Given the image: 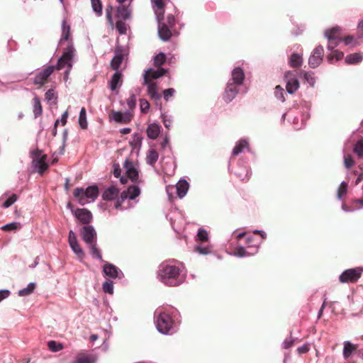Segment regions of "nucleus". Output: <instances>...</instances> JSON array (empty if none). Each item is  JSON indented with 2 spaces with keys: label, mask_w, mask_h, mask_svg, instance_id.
Masks as SVG:
<instances>
[{
  "label": "nucleus",
  "mask_w": 363,
  "mask_h": 363,
  "mask_svg": "<svg viewBox=\"0 0 363 363\" xmlns=\"http://www.w3.org/2000/svg\"><path fill=\"white\" fill-rule=\"evenodd\" d=\"M197 240L201 242L208 240V232L203 228H199L196 235Z\"/></svg>",
  "instance_id": "864d4df0"
},
{
  "label": "nucleus",
  "mask_w": 363,
  "mask_h": 363,
  "mask_svg": "<svg viewBox=\"0 0 363 363\" xmlns=\"http://www.w3.org/2000/svg\"><path fill=\"white\" fill-rule=\"evenodd\" d=\"M143 84L147 86V94L151 99L157 101L161 99V95L158 92V87L156 82L151 80L150 79H147L146 77H144Z\"/></svg>",
  "instance_id": "dca6fc26"
},
{
  "label": "nucleus",
  "mask_w": 363,
  "mask_h": 363,
  "mask_svg": "<svg viewBox=\"0 0 363 363\" xmlns=\"http://www.w3.org/2000/svg\"><path fill=\"white\" fill-rule=\"evenodd\" d=\"M49 350L53 352H57L63 349L62 344L57 342L55 340H50L48 342Z\"/></svg>",
  "instance_id": "79ce46f5"
},
{
  "label": "nucleus",
  "mask_w": 363,
  "mask_h": 363,
  "mask_svg": "<svg viewBox=\"0 0 363 363\" xmlns=\"http://www.w3.org/2000/svg\"><path fill=\"white\" fill-rule=\"evenodd\" d=\"M235 174L237 175L238 178H240L242 181H247L249 180L251 172L248 169V167H245L243 169H240V171L235 172Z\"/></svg>",
  "instance_id": "f704fd0d"
},
{
  "label": "nucleus",
  "mask_w": 363,
  "mask_h": 363,
  "mask_svg": "<svg viewBox=\"0 0 363 363\" xmlns=\"http://www.w3.org/2000/svg\"><path fill=\"white\" fill-rule=\"evenodd\" d=\"M294 340L290 337L289 339H286L281 344V347L283 349L287 350L292 347L294 345Z\"/></svg>",
  "instance_id": "338daca9"
},
{
  "label": "nucleus",
  "mask_w": 363,
  "mask_h": 363,
  "mask_svg": "<svg viewBox=\"0 0 363 363\" xmlns=\"http://www.w3.org/2000/svg\"><path fill=\"white\" fill-rule=\"evenodd\" d=\"M74 215L84 224H89L92 220V214L86 208H77L74 211Z\"/></svg>",
  "instance_id": "f3484780"
},
{
  "label": "nucleus",
  "mask_w": 363,
  "mask_h": 363,
  "mask_svg": "<svg viewBox=\"0 0 363 363\" xmlns=\"http://www.w3.org/2000/svg\"><path fill=\"white\" fill-rule=\"evenodd\" d=\"M363 268L356 267L345 270L339 277L341 283L355 282L361 277Z\"/></svg>",
  "instance_id": "1a4fd4ad"
},
{
  "label": "nucleus",
  "mask_w": 363,
  "mask_h": 363,
  "mask_svg": "<svg viewBox=\"0 0 363 363\" xmlns=\"http://www.w3.org/2000/svg\"><path fill=\"white\" fill-rule=\"evenodd\" d=\"M96 358L94 355H79L74 363H95Z\"/></svg>",
  "instance_id": "473e14b6"
},
{
  "label": "nucleus",
  "mask_w": 363,
  "mask_h": 363,
  "mask_svg": "<svg viewBox=\"0 0 363 363\" xmlns=\"http://www.w3.org/2000/svg\"><path fill=\"white\" fill-rule=\"evenodd\" d=\"M175 94V90L173 88H169L163 91V97L166 101H168L169 98L172 97Z\"/></svg>",
  "instance_id": "052dcab7"
},
{
  "label": "nucleus",
  "mask_w": 363,
  "mask_h": 363,
  "mask_svg": "<svg viewBox=\"0 0 363 363\" xmlns=\"http://www.w3.org/2000/svg\"><path fill=\"white\" fill-rule=\"evenodd\" d=\"M161 126L156 123H152L147 128V135L149 138L155 140L160 133Z\"/></svg>",
  "instance_id": "393cba45"
},
{
  "label": "nucleus",
  "mask_w": 363,
  "mask_h": 363,
  "mask_svg": "<svg viewBox=\"0 0 363 363\" xmlns=\"http://www.w3.org/2000/svg\"><path fill=\"white\" fill-rule=\"evenodd\" d=\"M156 19L157 21L158 36L162 41H168L172 36L171 28H169L164 21V12H155Z\"/></svg>",
  "instance_id": "6e6552de"
},
{
  "label": "nucleus",
  "mask_w": 363,
  "mask_h": 363,
  "mask_svg": "<svg viewBox=\"0 0 363 363\" xmlns=\"http://www.w3.org/2000/svg\"><path fill=\"white\" fill-rule=\"evenodd\" d=\"M299 74L300 75H303L304 80L308 83L310 86H313L315 85V79L311 73L305 71H301Z\"/></svg>",
  "instance_id": "37998d69"
},
{
  "label": "nucleus",
  "mask_w": 363,
  "mask_h": 363,
  "mask_svg": "<svg viewBox=\"0 0 363 363\" xmlns=\"http://www.w3.org/2000/svg\"><path fill=\"white\" fill-rule=\"evenodd\" d=\"M254 253L248 252L244 247H238L233 253V255L238 257H249L252 255Z\"/></svg>",
  "instance_id": "49530a36"
},
{
  "label": "nucleus",
  "mask_w": 363,
  "mask_h": 363,
  "mask_svg": "<svg viewBox=\"0 0 363 363\" xmlns=\"http://www.w3.org/2000/svg\"><path fill=\"white\" fill-rule=\"evenodd\" d=\"M354 152L359 157H363V139L359 140L354 147Z\"/></svg>",
  "instance_id": "6e6d98bb"
},
{
  "label": "nucleus",
  "mask_w": 363,
  "mask_h": 363,
  "mask_svg": "<svg viewBox=\"0 0 363 363\" xmlns=\"http://www.w3.org/2000/svg\"><path fill=\"white\" fill-rule=\"evenodd\" d=\"M324 49L322 45L317 46L308 58V65L311 68L318 67L323 61Z\"/></svg>",
  "instance_id": "f8f14e48"
},
{
  "label": "nucleus",
  "mask_w": 363,
  "mask_h": 363,
  "mask_svg": "<svg viewBox=\"0 0 363 363\" xmlns=\"http://www.w3.org/2000/svg\"><path fill=\"white\" fill-rule=\"evenodd\" d=\"M102 289L103 291L108 294H113V283L111 280L107 279L102 284Z\"/></svg>",
  "instance_id": "c03bdc74"
},
{
  "label": "nucleus",
  "mask_w": 363,
  "mask_h": 363,
  "mask_svg": "<svg viewBox=\"0 0 363 363\" xmlns=\"http://www.w3.org/2000/svg\"><path fill=\"white\" fill-rule=\"evenodd\" d=\"M176 308L160 309L155 312L156 327L159 333L163 335H172L177 330V315Z\"/></svg>",
  "instance_id": "7ed1b4c3"
},
{
  "label": "nucleus",
  "mask_w": 363,
  "mask_h": 363,
  "mask_svg": "<svg viewBox=\"0 0 363 363\" xmlns=\"http://www.w3.org/2000/svg\"><path fill=\"white\" fill-rule=\"evenodd\" d=\"M93 11L98 16L102 14V4L101 0H91Z\"/></svg>",
  "instance_id": "ea45409f"
},
{
  "label": "nucleus",
  "mask_w": 363,
  "mask_h": 363,
  "mask_svg": "<svg viewBox=\"0 0 363 363\" xmlns=\"http://www.w3.org/2000/svg\"><path fill=\"white\" fill-rule=\"evenodd\" d=\"M73 195L80 205L84 206L96 200L99 195V189L95 185L89 186L86 189L78 187L74 190Z\"/></svg>",
  "instance_id": "39448f33"
},
{
  "label": "nucleus",
  "mask_w": 363,
  "mask_h": 363,
  "mask_svg": "<svg viewBox=\"0 0 363 363\" xmlns=\"http://www.w3.org/2000/svg\"><path fill=\"white\" fill-rule=\"evenodd\" d=\"M123 83L122 80V74L116 71V72L113 74L110 82H109V87L112 91L116 90L117 88L121 86Z\"/></svg>",
  "instance_id": "b1692460"
},
{
  "label": "nucleus",
  "mask_w": 363,
  "mask_h": 363,
  "mask_svg": "<svg viewBox=\"0 0 363 363\" xmlns=\"http://www.w3.org/2000/svg\"><path fill=\"white\" fill-rule=\"evenodd\" d=\"M119 190L114 186L107 188L102 194V199L105 201H112L118 197Z\"/></svg>",
  "instance_id": "4be33fe9"
},
{
  "label": "nucleus",
  "mask_w": 363,
  "mask_h": 363,
  "mask_svg": "<svg viewBox=\"0 0 363 363\" xmlns=\"http://www.w3.org/2000/svg\"><path fill=\"white\" fill-rule=\"evenodd\" d=\"M127 105L130 110H133L136 106V96L135 94H131L127 99Z\"/></svg>",
  "instance_id": "bf43d9fd"
},
{
  "label": "nucleus",
  "mask_w": 363,
  "mask_h": 363,
  "mask_svg": "<svg viewBox=\"0 0 363 363\" xmlns=\"http://www.w3.org/2000/svg\"><path fill=\"white\" fill-rule=\"evenodd\" d=\"M189 188V182L186 179H180L176 185L177 196L181 199L184 198L186 195Z\"/></svg>",
  "instance_id": "412c9836"
},
{
  "label": "nucleus",
  "mask_w": 363,
  "mask_h": 363,
  "mask_svg": "<svg viewBox=\"0 0 363 363\" xmlns=\"http://www.w3.org/2000/svg\"><path fill=\"white\" fill-rule=\"evenodd\" d=\"M343 347V357L345 359H348L352 353L356 350L357 346L351 343L350 341H345Z\"/></svg>",
  "instance_id": "c85d7f7f"
},
{
  "label": "nucleus",
  "mask_w": 363,
  "mask_h": 363,
  "mask_svg": "<svg viewBox=\"0 0 363 363\" xmlns=\"http://www.w3.org/2000/svg\"><path fill=\"white\" fill-rule=\"evenodd\" d=\"M180 264L174 259L167 260L161 263L157 271L160 281L169 286H177L185 280L182 274Z\"/></svg>",
  "instance_id": "f03ea898"
},
{
  "label": "nucleus",
  "mask_w": 363,
  "mask_h": 363,
  "mask_svg": "<svg viewBox=\"0 0 363 363\" xmlns=\"http://www.w3.org/2000/svg\"><path fill=\"white\" fill-rule=\"evenodd\" d=\"M45 100L48 101V102H50L57 98L53 89L48 90L45 94Z\"/></svg>",
  "instance_id": "0e129e2a"
},
{
  "label": "nucleus",
  "mask_w": 363,
  "mask_h": 363,
  "mask_svg": "<svg viewBox=\"0 0 363 363\" xmlns=\"http://www.w3.org/2000/svg\"><path fill=\"white\" fill-rule=\"evenodd\" d=\"M302 55L298 53L294 52L289 58V65L291 67L298 68L302 65Z\"/></svg>",
  "instance_id": "a878e982"
},
{
  "label": "nucleus",
  "mask_w": 363,
  "mask_h": 363,
  "mask_svg": "<svg viewBox=\"0 0 363 363\" xmlns=\"http://www.w3.org/2000/svg\"><path fill=\"white\" fill-rule=\"evenodd\" d=\"M162 121L164 127L167 129H169L172 127V117L166 113L161 114Z\"/></svg>",
  "instance_id": "5fc2aeb1"
},
{
  "label": "nucleus",
  "mask_w": 363,
  "mask_h": 363,
  "mask_svg": "<svg viewBox=\"0 0 363 363\" xmlns=\"http://www.w3.org/2000/svg\"><path fill=\"white\" fill-rule=\"evenodd\" d=\"M112 118L118 123H127L130 121V115L128 111H113Z\"/></svg>",
  "instance_id": "5701e85b"
},
{
  "label": "nucleus",
  "mask_w": 363,
  "mask_h": 363,
  "mask_svg": "<svg viewBox=\"0 0 363 363\" xmlns=\"http://www.w3.org/2000/svg\"><path fill=\"white\" fill-rule=\"evenodd\" d=\"M82 240L87 244L91 245L96 242V232L94 226L86 225L81 229Z\"/></svg>",
  "instance_id": "ddd939ff"
},
{
  "label": "nucleus",
  "mask_w": 363,
  "mask_h": 363,
  "mask_svg": "<svg viewBox=\"0 0 363 363\" xmlns=\"http://www.w3.org/2000/svg\"><path fill=\"white\" fill-rule=\"evenodd\" d=\"M167 72V70L162 67H158L157 69L150 68L143 74V78L146 77L147 79H150L154 81V79H158L164 75Z\"/></svg>",
  "instance_id": "aec40b11"
},
{
  "label": "nucleus",
  "mask_w": 363,
  "mask_h": 363,
  "mask_svg": "<svg viewBox=\"0 0 363 363\" xmlns=\"http://www.w3.org/2000/svg\"><path fill=\"white\" fill-rule=\"evenodd\" d=\"M359 38H354L353 35H347L345 38H342V41L345 43V45H350L357 46L360 45V42L358 40Z\"/></svg>",
  "instance_id": "a19ab883"
},
{
  "label": "nucleus",
  "mask_w": 363,
  "mask_h": 363,
  "mask_svg": "<svg viewBox=\"0 0 363 363\" xmlns=\"http://www.w3.org/2000/svg\"><path fill=\"white\" fill-rule=\"evenodd\" d=\"M167 23H165L169 28H173L175 26L176 24V19L175 17L169 14L167 16Z\"/></svg>",
  "instance_id": "e2e57ef3"
},
{
  "label": "nucleus",
  "mask_w": 363,
  "mask_h": 363,
  "mask_svg": "<svg viewBox=\"0 0 363 363\" xmlns=\"http://www.w3.org/2000/svg\"><path fill=\"white\" fill-rule=\"evenodd\" d=\"M344 56L342 51L334 50L332 53L327 56V60L329 63L333 64L335 61L340 60Z\"/></svg>",
  "instance_id": "72a5a7b5"
},
{
  "label": "nucleus",
  "mask_w": 363,
  "mask_h": 363,
  "mask_svg": "<svg viewBox=\"0 0 363 363\" xmlns=\"http://www.w3.org/2000/svg\"><path fill=\"white\" fill-rule=\"evenodd\" d=\"M357 38H363V19L360 20L357 25Z\"/></svg>",
  "instance_id": "774afa93"
},
{
  "label": "nucleus",
  "mask_w": 363,
  "mask_h": 363,
  "mask_svg": "<svg viewBox=\"0 0 363 363\" xmlns=\"http://www.w3.org/2000/svg\"><path fill=\"white\" fill-rule=\"evenodd\" d=\"M140 194V189L138 186L131 185L128 186L127 190L121 192L120 197L115 203V208L118 210H123L133 207V206H130L129 203L127 206H123V204L127 199L134 200Z\"/></svg>",
  "instance_id": "423d86ee"
},
{
  "label": "nucleus",
  "mask_w": 363,
  "mask_h": 363,
  "mask_svg": "<svg viewBox=\"0 0 363 363\" xmlns=\"http://www.w3.org/2000/svg\"><path fill=\"white\" fill-rule=\"evenodd\" d=\"M166 61V55L164 52H160L154 57V64L156 67H160Z\"/></svg>",
  "instance_id": "8fccbe9b"
},
{
  "label": "nucleus",
  "mask_w": 363,
  "mask_h": 363,
  "mask_svg": "<svg viewBox=\"0 0 363 363\" xmlns=\"http://www.w3.org/2000/svg\"><path fill=\"white\" fill-rule=\"evenodd\" d=\"M347 187L348 184L346 182L342 181L340 183V185L337 189V198L338 200H342V197L347 194Z\"/></svg>",
  "instance_id": "e433bc0d"
},
{
  "label": "nucleus",
  "mask_w": 363,
  "mask_h": 363,
  "mask_svg": "<svg viewBox=\"0 0 363 363\" xmlns=\"http://www.w3.org/2000/svg\"><path fill=\"white\" fill-rule=\"evenodd\" d=\"M140 108L142 113H147L150 109L149 102L146 99H140Z\"/></svg>",
  "instance_id": "680f3d73"
},
{
  "label": "nucleus",
  "mask_w": 363,
  "mask_h": 363,
  "mask_svg": "<svg viewBox=\"0 0 363 363\" xmlns=\"http://www.w3.org/2000/svg\"><path fill=\"white\" fill-rule=\"evenodd\" d=\"M103 274L111 279H121L124 277L123 272L113 264L104 262Z\"/></svg>",
  "instance_id": "9b49d317"
},
{
  "label": "nucleus",
  "mask_w": 363,
  "mask_h": 363,
  "mask_svg": "<svg viewBox=\"0 0 363 363\" xmlns=\"http://www.w3.org/2000/svg\"><path fill=\"white\" fill-rule=\"evenodd\" d=\"M79 124L82 129L87 128L86 113L84 108H82L79 116Z\"/></svg>",
  "instance_id": "58836bf2"
},
{
  "label": "nucleus",
  "mask_w": 363,
  "mask_h": 363,
  "mask_svg": "<svg viewBox=\"0 0 363 363\" xmlns=\"http://www.w3.org/2000/svg\"><path fill=\"white\" fill-rule=\"evenodd\" d=\"M152 4H153V8H156V10H155V13L156 11L162 12L164 11V4L163 2V0H151Z\"/></svg>",
  "instance_id": "4d7b16f0"
},
{
  "label": "nucleus",
  "mask_w": 363,
  "mask_h": 363,
  "mask_svg": "<svg viewBox=\"0 0 363 363\" xmlns=\"http://www.w3.org/2000/svg\"><path fill=\"white\" fill-rule=\"evenodd\" d=\"M363 59V53L355 52L346 56L345 61L348 65H355L361 62Z\"/></svg>",
  "instance_id": "bb28decb"
},
{
  "label": "nucleus",
  "mask_w": 363,
  "mask_h": 363,
  "mask_svg": "<svg viewBox=\"0 0 363 363\" xmlns=\"http://www.w3.org/2000/svg\"><path fill=\"white\" fill-rule=\"evenodd\" d=\"M33 113L35 118L42 114V106L38 98H34Z\"/></svg>",
  "instance_id": "de8ad7c7"
},
{
  "label": "nucleus",
  "mask_w": 363,
  "mask_h": 363,
  "mask_svg": "<svg viewBox=\"0 0 363 363\" xmlns=\"http://www.w3.org/2000/svg\"><path fill=\"white\" fill-rule=\"evenodd\" d=\"M18 199L16 194H11L2 204L3 207L7 208L13 205Z\"/></svg>",
  "instance_id": "13d9d810"
},
{
  "label": "nucleus",
  "mask_w": 363,
  "mask_h": 363,
  "mask_svg": "<svg viewBox=\"0 0 363 363\" xmlns=\"http://www.w3.org/2000/svg\"><path fill=\"white\" fill-rule=\"evenodd\" d=\"M245 79L244 70L237 67L231 72V77L228 79L225 91L223 94V99L226 103L231 102L240 93Z\"/></svg>",
  "instance_id": "20e7f679"
},
{
  "label": "nucleus",
  "mask_w": 363,
  "mask_h": 363,
  "mask_svg": "<svg viewBox=\"0 0 363 363\" xmlns=\"http://www.w3.org/2000/svg\"><path fill=\"white\" fill-rule=\"evenodd\" d=\"M195 251L199 253L200 255H206L211 253V249L208 245H197L195 247Z\"/></svg>",
  "instance_id": "3c124183"
},
{
  "label": "nucleus",
  "mask_w": 363,
  "mask_h": 363,
  "mask_svg": "<svg viewBox=\"0 0 363 363\" xmlns=\"http://www.w3.org/2000/svg\"><path fill=\"white\" fill-rule=\"evenodd\" d=\"M274 96L276 97V99L277 100L280 101L281 102H284L285 92H284V89L281 86L278 85L274 88Z\"/></svg>",
  "instance_id": "a18cd8bd"
},
{
  "label": "nucleus",
  "mask_w": 363,
  "mask_h": 363,
  "mask_svg": "<svg viewBox=\"0 0 363 363\" xmlns=\"http://www.w3.org/2000/svg\"><path fill=\"white\" fill-rule=\"evenodd\" d=\"M117 16L123 20L128 19L130 17V10L128 7L121 5L117 8Z\"/></svg>",
  "instance_id": "7c9ffc66"
},
{
  "label": "nucleus",
  "mask_w": 363,
  "mask_h": 363,
  "mask_svg": "<svg viewBox=\"0 0 363 363\" xmlns=\"http://www.w3.org/2000/svg\"><path fill=\"white\" fill-rule=\"evenodd\" d=\"M68 242L74 253L80 259H83L84 257V252L79 246L77 236L73 230H70L68 235Z\"/></svg>",
  "instance_id": "2eb2a0df"
},
{
  "label": "nucleus",
  "mask_w": 363,
  "mask_h": 363,
  "mask_svg": "<svg viewBox=\"0 0 363 363\" xmlns=\"http://www.w3.org/2000/svg\"><path fill=\"white\" fill-rule=\"evenodd\" d=\"M70 35V26L67 23L66 21L64 20L62 23V35L60 39V44L62 45L65 41L69 40Z\"/></svg>",
  "instance_id": "cd10ccee"
},
{
  "label": "nucleus",
  "mask_w": 363,
  "mask_h": 363,
  "mask_svg": "<svg viewBox=\"0 0 363 363\" xmlns=\"http://www.w3.org/2000/svg\"><path fill=\"white\" fill-rule=\"evenodd\" d=\"M76 56V50L72 41L69 42L67 47L65 49L62 55L58 59L55 66L50 65L43 70L36 74L33 83L36 85H43L48 80V77L53 72L54 69L60 70L67 67L65 72V77H67L69 71L72 68L74 58Z\"/></svg>",
  "instance_id": "f257e3e1"
},
{
  "label": "nucleus",
  "mask_w": 363,
  "mask_h": 363,
  "mask_svg": "<svg viewBox=\"0 0 363 363\" xmlns=\"http://www.w3.org/2000/svg\"><path fill=\"white\" fill-rule=\"evenodd\" d=\"M35 288V284L33 282L29 283L26 288H23L18 291L19 296H26L30 294Z\"/></svg>",
  "instance_id": "4c0bfd02"
},
{
  "label": "nucleus",
  "mask_w": 363,
  "mask_h": 363,
  "mask_svg": "<svg viewBox=\"0 0 363 363\" xmlns=\"http://www.w3.org/2000/svg\"><path fill=\"white\" fill-rule=\"evenodd\" d=\"M90 248V252L94 258H96L101 262H104L105 261L102 258L101 251L96 246V242L89 245Z\"/></svg>",
  "instance_id": "c9c22d12"
},
{
  "label": "nucleus",
  "mask_w": 363,
  "mask_h": 363,
  "mask_svg": "<svg viewBox=\"0 0 363 363\" xmlns=\"http://www.w3.org/2000/svg\"><path fill=\"white\" fill-rule=\"evenodd\" d=\"M159 157V154L154 149H150L146 157V162L148 164L154 166Z\"/></svg>",
  "instance_id": "c756f323"
},
{
  "label": "nucleus",
  "mask_w": 363,
  "mask_h": 363,
  "mask_svg": "<svg viewBox=\"0 0 363 363\" xmlns=\"http://www.w3.org/2000/svg\"><path fill=\"white\" fill-rule=\"evenodd\" d=\"M286 91L289 94L295 93L299 88V82L296 73L294 71H287L284 74Z\"/></svg>",
  "instance_id": "9d476101"
},
{
  "label": "nucleus",
  "mask_w": 363,
  "mask_h": 363,
  "mask_svg": "<svg viewBox=\"0 0 363 363\" xmlns=\"http://www.w3.org/2000/svg\"><path fill=\"white\" fill-rule=\"evenodd\" d=\"M344 164H345V166L348 169L352 167L354 164V162L352 156H350V155L345 156L344 157Z\"/></svg>",
  "instance_id": "69168bd1"
},
{
  "label": "nucleus",
  "mask_w": 363,
  "mask_h": 363,
  "mask_svg": "<svg viewBox=\"0 0 363 363\" xmlns=\"http://www.w3.org/2000/svg\"><path fill=\"white\" fill-rule=\"evenodd\" d=\"M121 169L120 165L118 164H113V175L116 178H120L121 183L124 184L127 182V179L123 177H121Z\"/></svg>",
  "instance_id": "09e8293b"
},
{
  "label": "nucleus",
  "mask_w": 363,
  "mask_h": 363,
  "mask_svg": "<svg viewBox=\"0 0 363 363\" xmlns=\"http://www.w3.org/2000/svg\"><path fill=\"white\" fill-rule=\"evenodd\" d=\"M128 27V24H126L123 21H117V22L116 23V30L118 31V33L121 35H124L126 33Z\"/></svg>",
  "instance_id": "603ef678"
},
{
  "label": "nucleus",
  "mask_w": 363,
  "mask_h": 363,
  "mask_svg": "<svg viewBox=\"0 0 363 363\" xmlns=\"http://www.w3.org/2000/svg\"><path fill=\"white\" fill-rule=\"evenodd\" d=\"M340 27L335 26L324 31V36L328 40L327 48L333 51L342 41V38L340 36Z\"/></svg>",
  "instance_id": "0eeeda50"
},
{
  "label": "nucleus",
  "mask_w": 363,
  "mask_h": 363,
  "mask_svg": "<svg viewBox=\"0 0 363 363\" xmlns=\"http://www.w3.org/2000/svg\"><path fill=\"white\" fill-rule=\"evenodd\" d=\"M114 53L115 55L111 62V67L113 70L118 71L119 67L125 55V50L123 46L117 45Z\"/></svg>",
  "instance_id": "4468645a"
},
{
  "label": "nucleus",
  "mask_w": 363,
  "mask_h": 363,
  "mask_svg": "<svg viewBox=\"0 0 363 363\" xmlns=\"http://www.w3.org/2000/svg\"><path fill=\"white\" fill-rule=\"evenodd\" d=\"M46 159L47 156L43 155L33 160L34 168L40 174H43L48 168Z\"/></svg>",
  "instance_id": "6ab92c4d"
},
{
  "label": "nucleus",
  "mask_w": 363,
  "mask_h": 363,
  "mask_svg": "<svg viewBox=\"0 0 363 363\" xmlns=\"http://www.w3.org/2000/svg\"><path fill=\"white\" fill-rule=\"evenodd\" d=\"M248 145L247 141L245 139L240 140L234 147L232 155H237L241 153L244 149L247 148Z\"/></svg>",
  "instance_id": "2f4dec72"
},
{
  "label": "nucleus",
  "mask_w": 363,
  "mask_h": 363,
  "mask_svg": "<svg viewBox=\"0 0 363 363\" xmlns=\"http://www.w3.org/2000/svg\"><path fill=\"white\" fill-rule=\"evenodd\" d=\"M124 168L125 169L128 177L133 182H137L139 177V174L133 163L128 160H125L124 162Z\"/></svg>",
  "instance_id": "a211bd4d"
}]
</instances>
